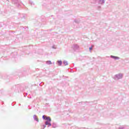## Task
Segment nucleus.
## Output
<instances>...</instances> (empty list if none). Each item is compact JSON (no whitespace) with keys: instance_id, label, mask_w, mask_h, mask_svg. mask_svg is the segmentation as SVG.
Here are the masks:
<instances>
[{"instance_id":"6","label":"nucleus","mask_w":129,"mask_h":129,"mask_svg":"<svg viewBox=\"0 0 129 129\" xmlns=\"http://www.w3.org/2000/svg\"><path fill=\"white\" fill-rule=\"evenodd\" d=\"M45 124H46V125H48V124H50V125H51L50 123H49V122H48V121H46L45 122Z\"/></svg>"},{"instance_id":"1","label":"nucleus","mask_w":129,"mask_h":129,"mask_svg":"<svg viewBox=\"0 0 129 129\" xmlns=\"http://www.w3.org/2000/svg\"><path fill=\"white\" fill-rule=\"evenodd\" d=\"M111 58H113V59H119V58L117 56H114L113 55H111Z\"/></svg>"},{"instance_id":"2","label":"nucleus","mask_w":129,"mask_h":129,"mask_svg":"<svg viewBox=\"0 0 129 129\" xmlns=\"http://www.w3.org/2000/svg\"><path fill=\"white\" fill-rule=\"evenodd\" d=\"M62 61L61 60H59L57 61V64L58 65H59V66H61V65H62Z\"/></svg>"},{"instance_id":"3","label":"nucleus","mask_w":129,"mask_h":129,"mask_svg":"<svg viewBox=\"0 0 129 129\" xmlns=\"http://www.w3.org/2000/svg\"><path fill=\"white\" fill-rule=\"evenodd\" d=\"M46 63L48 64L49 65H51V64H52V62H51L50 60H48L46 61Z\"/></svg>"},{"instance_id":"8","label":"nucleus","mask_w":129,"mask_h":129,"mask_svg":"<svg viewBox=\"0 0 129 129\" xmlns=\"http://www.w3.org/2000/svg\"><path fill=\"white\" fill-rule=\"evenodd\" d=\"M93 48V45L91 46V47H90L89 48V50H92V48Z\"/></svg>"},{"instance_id":"9","label":"nucleus","mask_w":129,"mask_h":129,"mask_svg":"<svg viewBox=\"0 0 129 129\" xmlns=\"http://www.w3.org/2000/svg\"><path fill=\"white\" fill-rule=\"evenodd\" d=\"M36 121H39V119L36 118Z\"/></svg>"},{"instance_id":"5","label":"nucleus","mask_w":129,"mask_h":129,"mask_svg":"<svg viewBox=\"0 0 129 129\" xmlns=\"http://www.w3.org/2000/svg\"><path fill=\"white\" fill-rule=\"evenodd\" d=\"M64 64L66 66V65H68V62L66 61H63Z\"/></svg>"},{"instance_id":"7","label":"nucleus","mask_w":129,"mask_h":129,"mask_svg":"<svg viewBox=\"0 0 129 129\" xmlns=\"http://www.w3.org/2000/svg\"><path fill=\"white\" fill-rule=\"evenodd\" d=\"M47 116H45V115H43V116H42V118H43V119H46V118H47Z\"/></svg>"},{"instance_id":"4","label":"nucleus","mask_w":129,"mask_h":129,"mask_svg":"<svg viewBox=\"0 0 129 129\" xmlns=\"http://www.w3.org/2000/svg\"><path fill=\"white\" fill-rule=\"evenodd\" d=\"M46 120H49V121H51V118L50 117H47Z\"/></svg>"}]
</instances>
